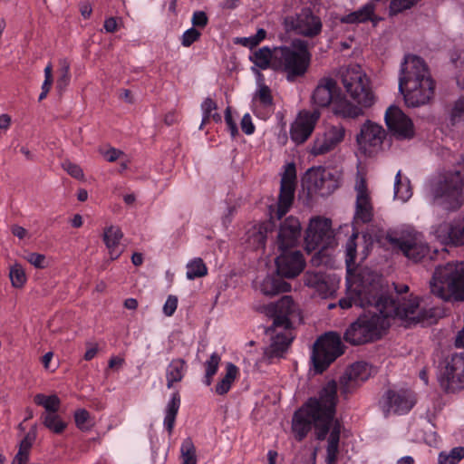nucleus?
<instances>
[{
  "instance_id": "f257e3e1",
  "label": "nucleus",
  "mask_w": 464,
  "mask_h": 464,
  "mask_svg": "<svg viewBox=\"0 0 464 464\" xmlns=\"http://www.w3.org/2000/svg\"><path fill=\"white\" fill-rule=\"evenodd\" d=\"M379 286L370 285L360 290L357 302L367 311L346 329L343 339L352 345H361L382 338L391 325V320L399 318L407 326L432 324L436 310L419 311L417 301L396 304L393 299L379 295Z\"/></svg>"
},
{
  "instance_id": "f03ea898",
  "label": "nucleus",
  "mask_w": 464,
  "mask_h": 464,
  "mask_svg": "<svg viewBox=\"0 0 464 464\" xmlns=\"http://www.w3.org/2000/svg\"><path fill=\"white\" fill-rule=\"evenodd\" d=\"M337 403V383L328 382L318 392L317 397L310 398L295 411L292 418V432L296 440L302 441L312 430L315 429L318 440H327L326 464H335L339 454L341 421L335 419Z\"/></svg>"
},
{
  "instance_id": "7ed1b4c3",
  "label": "nucleus",
  "mask_w": 464,
  "mask_h": 464,
  "mask_svg": "<svg viewBox=\"0 0 464 464\" xmlns=\"http://www.w3.org/2000/svg\"><path fill=\"white\" fill-rule=\"evenodd\" d=\"M435 83L424 60L408 54L401 66L399 91L409 107L428 103L434 95Z\"/></svg>"
},
{
  "instance_id": "20e7f679",
  "label": "nucleus",
  "mask_w": 464,
  "mask_h": 464,
  "mask_svg": "<svg viewBox=\"0 0 464 464\" xmlns=\"http://www.w3.org/2000/svg\"><path fill=\"white\" fill-rule=\"evenodd\" d=\"M308 43L295 39L290 45L275 47L273 70L283 72L288 82L304 77L311 63Z\"/></svg>"
},
{
  "instance_id": "39448f33",
  "label": "nucleus",
  "mask_w": 464,
  "mask_h": 464,
  "mask_svg": "<svg viewBox=\"0 0 464 464\" xmlns=\"http://www.w3.org/2000/svg\"><path fill=\"white\" fill-rule=\"evenodd\" d=\"M430 291L446 302L464 301V262L438 266L430 281Z\"/></svg>"
},
{
  "instance_id": "423d86ee",
  "label": "nucleus",
  "mask_w": 464,
  "mask_h": 464,
  "mask_svg": "<svg viewBox=\"0 0 464 464\" xmlns=\"http://www.w3.org/2000/svg\"><path fill=\"white\" fill-rule=\"evenodd\" d=\"M305 248L308 252L318 249L311 258L314 266H328L331 254L328 252L335 245L332 222L328 218H314L305 232Z\"/></svg>"
},
{
  "instance_id": "0eeeda50",
  "label": "nucleus",
  "mask_w": 464,
  "mask_h": 464,
  "mask_svg": "<svg viewBox=\"0 0 464 464\" xmlns=\"http://www.w3.org/2000/svg\"><path fill=\"white\" fill-rule=\"evenodd\" d=\"M464 179L460 170L446 171L430 183V192L439 205L447 210L459 208L464 201Z\"/></svg>"
},
{
  "instance_id": "6e6552de",
  "label": "nucleus",
  "mask_w": 464,
  "mask_h": 464,
  "mask_svg": "<svg viewBox=\"0 0 464 464\" xmlns=\"http://www.w3.org/2000/svg\"><path fill=\"white\" fill-rule=\"evenodd\" d=\"M337 89L335 80L329 77L322 78L313 92V104L319 108H324L333 103L334 114L343 118L355 119L362 116L363 111L344 96L336 94Z\"/></svg>"
},
{
  "instance_id": "1a4fd4ad",
  "label": "nucleus",
  "mask_w": 464,
  "mask_h": 464,
  "mask_svg": "<svg viewBox=\"0 0 464 464\" xmlns=\"http://www.w3.org/2000/svg\"><path fill=\"white\" fill-rule=\"evenodd\" d=\"M342 83L351 99L362 108L372 107L376 96L366 73L358 64L350 65L340 72Z\"/></svg>"
},
{
  "instance_id": "9d476101",
  "label": "nucleus",
  "mask_w": 464,
  "mask_h": 464,
  "mask_svg": "<svg viewBox=\"0 0 464 464\" xmlns=\"http://www.w3.org/2000/svg\"><path fill=\"white\" fill-rule=\"evenodd\" d=\"M265 311L266 315L273 319L272 325L266 329L267 333L278 328L288 331L296 323L302 322L301 309L290 295H284L278 301L267 304Z\"/></svg>"
},
{
  "instance_id": "9b49d317",
  "label": "nucleus",
  "mask_w": 464,
  "mask_h": 464,
  "mask_svg": "<svg viewBox=\"0 0 464 464\" xmlns=\"http://www.w3.org/2000/svg\"><path fill=\"white\" fill-rule=\"evenodd\" d=\"M343 353L338 334L329 332L322 335L314 344L312 361L316 372L322 373Z\"/></svg>"
},
{
  "instance_id": "f8f14e48",
  "label": "nucleus",
  "mask_w": 464,
  "mask_h": 464,
  "mask_svg": "<svg viewBox=\"0 0 464 464\" xmlns=\"http://www.w3.org/2000/svg\"><path fill=\"white\" fill-rule=\"evenodd\" d=\"M386 239L393 250L414 263L420 262L430 253V246L420 233L401 234L400 237L388 234Z\"/></svg>"
},
{
  "instance_id": "ddd939ff",
  "label": "nucleus",
  "mask_w": 464,
  "mask_h": 464,
  "mask_svg": "<svg viewBox=\"0 0 464 464\" xmlns=\"http://www.w3.org/2000/svg\"><path fill=\"white\" fill-rule=\"evenodd\" d=\"M439 382L447 392H455L464 388V353H454L446 360Z\"/></svg>"
},
{
  "instance_id": "4468645a",
  "label": "nucleus",
  "mask_w": 464,
  "mask_h": 464,
  "mask_svg": "<svg viewBox=\"0 0 464 464\" xmlns=\"http://www.w3.org/2000/svg\"><path fill=\"white\" fill-rule=\"evenodd\" d=\"M385 138L386 130L382 126L368 120L362 125L356 141L359 150L365 156L372 157L382 150Z\"/></svg>"
},
{
  "instance_id": "2eb2a0df",
  "label": "nucleus",
  "mask_w": 464,
  "mask_h": 464,
  "mask_svg": "<svg viewBox=\"0 0 464 464\" xmlns=\"http://www.w3.org/2000/svg\"><path fill=\"white\" fill-rule=\"evenodd\" d=\"M354 191L356 198L353 222L356 224L372 222L374 217V208L366 179L362 176L357 175Z\"/></svg>"
},
{
  "instance_id": "dca6fc26",
  "label": "nucleus",
  "mask_w": 464,
  "mask_h": 464,
  "mask_svg": "<svg viewBox=\"0 0 464 464\" xmlns=\"http://www.w3.org/2000/svg\"><path fill=\"white\" fill-rule=\"evenodd\" d=\"M296 181V169L295 163H287L285 166L281 178L280 193L278 197L276 216L281 219L293 204Z\"/></svg>"
},
{
  "instance_id": "f3484780",
  "label": "nucleus",
  "mask_w": 464,
  "mask_h": 464,
  "mask_svg": "<svg viewBox=\"0 0 464 464\" xmlns=\"http://www.w3.org/2000/svg\"><path fill=\"white\" fill-rule=\"evenodd\" d=\"M287 30L306 37H314L322 31V22L319 16L314 15L309 9H304L296 16L285 19Z\"/></svg>"
},
{
  "instance_id": "a211bd4d",
  "label": "nucleus",
  "mask_w": 464,
  "mask_h": 464,
  "mask_svg": "<svg viewBox=\"0 0 464 464\" xmlns=\"http://www.w3.org/2000/svg\"><path fill=\"white\" fill-rule=\"evenodd\" d=\"M320 116L321 113L317 109L312 111L306 110L299 111L295 120L291 124V140L296 144H302L306 141L312 135Z\"/></svg>"
},
{
  "instance_id": "6ab92c4d",
  "label": "nucleus",
  "mask_w": 464,
  "mask_h": 464,
  "mask_svg": "<svg viewBox=\"0 0 464 464\" xmlns=\"http://www.w3.org/2000/svg\"><path fill=\"white\" fill-rule=\"evenodd\" d=\"M385 122L397 140H410L414 137L413 123L400 108L390 106L385 113Z\"/></svg>"
},
{
  "instance_id": "aec40b11",
  "label": "nucleus",
  "mask_w": 464,
  "mask_h": 464,
  "mask_svg": "<svg viewBox=\"0 0 464 464\" xmlns=\"http://www.w3.org/2000/svg\"><path fill=\"white\" fill-rule=\"evenodd\" d=\"M345 128L342 124L331 125L322 133H318L313 142L311 154L314 156L326 154L334 150L343 140Z\"/></svg>"
},
{
  "instance_id": "412c9836",
  "label": "nucleus",
  "mask_w": 464,
  "mask_h": 464,
  "mask_svg": "<svg viewBox=\"0 0 464 464\" xmlns=\"http://www.w3.org/2000/svg\"><path fill=\"white\" fill-rule=\"evenodd\" d=\"M280 252L281 254L276 258V272L286 278L297 276L305 266L303 254L298 250H280Z\"/></svg>"
},
{
  "instance_id": "4be33fe9",
  "label": "nucleus",
  "mask_w": 464,
  "mask_h": 464,
  "mask_svg": "<svg viewBox=\"0 0 464 464\" xmlns=\"http://www.w3.org/2000/svg\"><path fill=\"white\" fill-rule=\"evenodd\" d=\"M371 374L372 367L367 362H354L340 378L341 393L347 395L352 392L360 382L368 380Z\"/></svg>"
},
{
  "instance_id": "5701e85b",
  "label": "nucleus",
  "mask_w": 464,
  "mask_h": 464,
  "mask_svg": "<svg viewBox=\"0 0 464 464\" xmlns=\"http://www.w3.org/2000/svg\"><path fill=\"white\" fill-rule=\"evenodd\" d=\"M301 223L295 217H288L279 227L276 244L279 250H290L297 246L301 237Z\"/></svg>"
},
{
  "instance_id": "b1692460",
  "label": "nucleus",
  "mask_w": 464,
  "mask_h": 464,
  "mask_svg": "<svg viewBox=\"0 0 464 464\" xmlns=\"http://www.w3.org/2000/svg\"><path fill=\"white\" fill-rule=\"evenodd\" d=\"M304 283L306 286L315 289L323 297L333 295L336 287L335 277L322 271H306Z\"/></svg>"
},
{
  "instance_id": "393cba45",
  "label": "nucleus",
  "mask_w": 464,
  "mask_h": 464,
  "mask_svg": "<svg viewBox=\"0 0 464 464\" xmlns=\"http://www.w3.org/2000/svg\"><path fill=\"white\" fill-rule=\"evenodd\" d=\"M387 411H392L395 413L408 412L415 404L413 392L408 390L399 392L388 391L386 392Z\"/></svg>"
},
{
  "instance_id": "a878e982",
  "label": "nucleus",
  "mask_w": 464,
  "mask_h": 464,
  "mask_svg": "<svg viewBox=\"0 0 464 464\" xmlns=\"http://www.w3.org/2000/svg\"><path fill=\"white\" fill-rule=\"evenodd\" d=\"M266 333L271 335V343L265 352L266 355L268 358L281 357L294 339L292 333L290 330L278 333L276 330L269 333L266 331Z\"/></svg>"
},
{
  "instance_id": "bb28decb",
  "label": "nucleus",
  "mask_w": 464,
  "mask_h": 464,
  "mask_svg": "<svg viewBox=\"0 0 464 464\" xmlns=\"http://www.w3.org/2000/svg\"><path fill=\"white\" fill-rule=\"evenodd\" d=\"M380 20L381 18L375 14V5L371 2L340 18L343 24H361L371 21L373 25H376Z\"/></svg>"
},
{
  "instance_id": "cd10ccee",
  "label": "nucleus",
  "mask_w": 464,
  "mask_h": 464,
  "mask_svg": "<svg viewBox=\"0 0 464 464\" xmlns=\"http://www.w3.org/2000/svg\"><path fill=\"white\" fill-rule=\"evenodd\" d=\"M277 273V275L267 276L260 284V291L265 295H276L280 293H286L291 290V285L285 282Z\"/></svg>"
},
{
  "instance_id": "c85d7f7f",
  "label": "nucleus",
  "mask_w": 464,
  "mask_h": 464,
  "mask_svg": "<svg viewBox=\"0 0 464 464\" xmlns=\"http://www.w3.org/2000/svg\"><path fill=\"white\" fill-rule=\"evenodd\" d=\"M122 237L123 234L118 227L110 226L104 228L103 241L111 260L117 259L122 253V250L120 249V242Z\"/></svg>"
},
{
  "instance_id": "c756f323",
  "label": "nucleus",
  "mask_w": 464,
  "mask_h": 464,
  "mask_svg": "<svg viewBox=\"0 0 464 464\" xmlns=\"http://www.w3.org/2000/svg\"><path fill=\"white\" fill-rule=\"evenodd\" d=\"M372 285H377L379 286V295L384 296L383 294L382 293L381 279L379 277L369 278L363 276L361 280V283L357 285L356 287L354 288L353 295L350 297L342 298L339 301V305L343 309H348L352 307L353 304L360 306L359 302H357V299L359 298L360 290H362L364 287H369L370 285L372 286Z\"/></svg>"
},
{
  "instance_id": "7c9ffc66",
  "label": "nucleus",
  "mask_w": 464,
  "mask_h": 464,
  "mask_svg": "<svg viewBox=\"0 0 464 464\" xmlns=\"http://www.w3.org/2000/svg\"><path fill=\"white\" fill-rule=\"evenodd\" d=\"M187 370V362L184 359H173L166 369L167 387L172 388L175 382L182 381Z\"/></svg>"
},
{
  "instance_id": "2f4dec72",
  "label": "nucleus",
  "mask_w": 464,
  "mask_h": 464,
  "mask_svg": "<svg viewBox=\"0 0 464 464\" xmlns=\"http://www.w3.org/2000/svg\"><path fill=\"white\" fill-rule=\"evenodd\" d=\"M381 287H382V293L383 294V295L385 296V298H390V299H393L394 302L396 304H401V303H404V302H411V301H417V309L419 311H424V310H436L438 313H437V317L435 318L434 322L432 324H435L437 322V320L441 316V310L440 308H436V307H420V298L418 296H412L411 295V298L409 299H406L405 297H401L400 296V295H401L402 293H407L409 291V286L406 285H401L400 286H396L395 289H396V295L395 296L393 295H389L385 293L382 285H381Z\"/></svg>"
},
{
  "instance_id": "473e14b6",
  "label": "nucleus",
  "mask_w": 464,
  "mask_h": 464,
  "mask_svg": "<svg viewBox=\"0 0 464 464\" xmlns=\"http://www.w3.org/2000/svg\"><path fill=\"white\" fill-rule=\"evenodd\" d=\"M36 438L35 427L34 426L31 430L24 436L19 444V450L14 456L13 462L17 464H25L28 460L29 452L32 445Z\"/></svg>"
},
{
  "instance_id": "72a5a7b5",
  "label": "nucleus",
  "mask_w": 464,
  "mask_h": 464,
  "mask_svg": "<svg viewBox=\"0 0 464 464\" xmlns=\"http://www.w3.org/2000/svg\"><path fill=\"white\" fill-rule=\"evenodd\" d=\"M40 420L43 425L55 434H61L67 427V423L62 420L58 412H43Z\"/></svg>"
},
{
  "instance_id": "f704fd0d",
  "label": "nucleus",
  "mask_w": 464,
  "mask_h": 464,
  "mask_svg": "<svg viewBox=\"0 0 464 464\" xmlns=\"http://www.w3.org/2000/svg\"><path fill=\"white\" fill-rule=\"evenodd\" d=\"M251 61L260 69H273L275 59V48L271 50L269 47H262L253 53L250 57Z\"/></svg>"
},
{
  "instance_id": "c9c22d12",
  "label": "nucleus",
  "mask_w": 464,
  "mask_h": 464,
  "mask_svg": "<svg viewBox=\"0 0 464 464\" xmlns=\"http://www.w3.org/2000/svg\"><path fill=\"white\" fill-rule=\"evenodd\" d=\"M180 406V397L178 392H174L172 394V397L170 401L168 402L167 408H166V416L164 419V425L169 431V434H171L175 420L179 411Z\"/></svg>"
},
{
  "instance_id": "e433bc0d",
  "label": "nucleus",
  "mask_w": 464,
  "mask_h": 464,
  "mask_svg": "<svg viewBox=\"0 0 464 464\" xmlns=\"http://www.w3.org/2000/svg\"><path fill=\"white\" fill-rule=\"evenodd\" d=\"M237 373V367L234 363L228 362L226 366L225 376L216 385V392L219 395L227 393L231 388L232 383L236 380Z\"/></svg>"
},
{
  "instance_id": "4c0bfd02",
  "label": "nucleus",
  "mask_w": 464,
  "mask_h": 464,
  "mask_svg": "<svg viewBox=\"0 0 464 464\" xmlns=\"http://www.w3.org/2000/svg\"><path fill=\"white\" fill-rule=\"evenodd\" d=\"M34 401L35 404L44 408V412H58L61 401L56 394L45 395L44 393H37Z\"/></svg>"
},
{
  "instance_id": "58836bf2",
  "label": "nucleus",
  "mask_w": 464,
  "mask_h": 464,
  "mask_svg": "<svg viewBox=\"0 0 464 464\" xmlns=\"http://www.w3.org/2000/svg\"><path fill=\"white\" fill-rule=\"evenodd\" d=\"M181 464H197L196 447L190 438H186L180 447Z\"/></svg>"
},
{
  "instance_id": "ea45409f",
  "label": "nucleus",
  "mask_w": 464,
  "mask_h": 464,
  "mask_svg": "<svg viewBox=\"0 0 464 464\" xmlns=\"http://www.w3.org/2000/svg\"><path fill=\"white\" fill-rule=\"evenodd\" d=\"M208 269L201 258H195L187 265V277L193 280L206 276Z\"/></svg>"
},
{
  "instance_id": "a19ab883",
  "label": "nucleus",
  "mask_w": 464,
  "mask_h": 464,
  "mask_svg": "<svg viewBox=\"0 0 464 464\" xmlns=\"http://www.w3.org/2000/svg\"><path fill=\"white\" fill-rule=\"evenodd\" d=\"M464 458V447L453 448L450 452L439 454V464H457Z\"/></svg>"
},
{
  "instance_id": "79ce46f5",
  "label": "nucleus",
  "mask_w": 464,
  "mask_h": 464,
  "mask_svg": "<svg viewBox=\"0 0 464 464\" xmlns=\"http://www.w3.org/2000/svg\"><path fill=\"white\" fill-rule=\"evenodd\" d=\"M9 278L14 287L21 288L24 286L26 282V275L20 264L15 263L11 266L9 270Z\"/></svg>"
},
{
  "instance_id": "37998d69",
  "label": "nucleus",
  "mask_w": 464,
  "mask_h": 464,
  "mask_svg": "<svg viewBox=\"0 0 464 464\" xmlns=\"http://www.w3.org/2000/svg\"><path fill=\"white\" fill-rule=\"evenodd\" d=\"M220 361V356L217 353H213L210 355L209 359L205 362L206 374L204 382L207 386H209L211 384L212 378L218 372Z\"/></svg>"
},
{
  "instance_id": "c03bdc74",
  "label": "nucleus",
  "mask_w": 464,
  "mask_h": 464,
  "mask_svg": "<svg viewBox=\"0 0 464 464\" xmlns=\"http://www.w3.org/2000/svg\"><path fill=\"white\" fill-rule=\"evenodd\" d=\"M452 223L443 222L438 225L434 230L433 234L436 238L444 245L451 244L452 237Z\"/></svg>"
},
{
  "instance_id": "a18cd8bd",
  "label": "nucleus",
  "mask_w": 464,
  "mask_h": 464,
  "mask_svg": "<svg viewBox=\"0 0 464 464\" xmlns=\"http://www.w3.org/2000/svg\"><path fill=\"white\" fill-rule=\"evenodd\" d=\"M60 76L56 81V88L63 91L70 82V63L66 59L60 60Z\"/></svg>"
},
{
  "instance_id": "49530a36",
  "label": "nucleus",
  "mask_w": 464,
  "mask_h": 464,
  "mask_svg": "<svg viewBox=\"0 0 464 464\" xmlns=\"http://www.w3.org/2000/svg\"><path fill=\"white\" fill-rule=\"evenodd\" d=\"M74 421L77 428L82 430H88L92 426L90 413L85 409L75 411Z\"/></svg>"
},
{
  "instance_id": "de8ad7c7",
  "label": "nucleus",
  "mask_w": 464,
  "mask_h": 464,
  "mask_svg": "<svg viewBox=\"0 0 464 464\" xmlns=\"http://www.w3.org/2000/svg\"><path fill=\"white\" fill-rule=\"evenodd\" d=\"M255 99L257 100L264 107L273 105V96L271 90L267 85L264 83H260L258 85V90L255 93Z\"/></svg>"
},
{
  "instance_id": "09e8293b",
  "label": "nucleus",
  "mask_w": 464,
  "mask_h": 464,
  "mask_svg": "<svg viewBox=\"0 0 464 464\" xmlns=\"http://www.w3.org/2000/svg\"><path fill=\"white\" fill-rule=\"evenodd\" d=\"M420 0H392L390 4V14L395 15L405 10L411 9Z\"/></svg>"
},
{
  "instance_id": "8fccbe9b",
  "label": "nucleus",
  "mask_w": 464,
  "mask_h": 464,
  "mask_svg": "<svg viewBox=\"0 0 464 464\" xmlns=\"http://www.w3.org/2000/svg\"><path fill=\"white\" fill-rule=\"evenodd\" d=\"M270 223L262 224L259 226L258 230L252 235L253 242L256 244V247L264 248L266 241V233L271 229Z\"/></svg>"
},
{
  "instance_id": "3c124183",
  "label": "nucleus",
  "mask_w": 464,
  "mask_h": 464,
  "mask_svg": "<svg viewBox=\"0 0 464 464\" xmlns=\"http://www.w3.org/2000/svg\"><path fill=\"white\" fill-rule=\"evenodd\" d=\"M357 238V234H353L349 239L347 240L346 246H345V263L348 267H350L352 265L354 264L355 257H356V242L355 239Z\"/></svg>"
},
{
  "instance_id": "603ef678",
  "label": "nucleus",
  "mask_w": 464,
  "mask_h": 464,
  "mask_svg": "<svg viewBox=\"0 0 464 464\" xmlns=\"http://www.w3.org/2000/svg\"><path fill=\"white\" fill-rule=\"evenodd\" d=\"M218 106L216 102H214L211 98H206L201 104V109L203 111V118L199 129L202 130L203 126L207 124L211 119L212 111L217 110Z\"/></svg>"
},
{
  "instance_id": "864d4df0",
  "label": "nucleus",
  "mask_w": 464,
  "mask_h": 464,
  "mask_svg": "<svg viewBox=\"0 0 464 464\" xmlns=\"http://www.w3.org/2000/svg\"><path fill=\"white\" fill-rule=\"evenodd\" d=\"M452 237L451 245L463 246L464 245V221L452 223Z\"/></svg>"
},
{
  "instance_id": "5fc2aeb1",
  "label": "nucleus",
  "mask_w": 464,
  "mask_h": 464,
  "mask_svg": "<svg viewBox=\"0 0 464 464\" xmlns=\"http://www.w3.org/2000/svg\"><path fill=\"white\" fill-rule=\"evenodd\" d=\"M395 197L402 201L407 200L411 197V191L406 185H402L401 181V171H399L395 178L394 183Z\"/></svg>"
},
{
  "instance_id": "6e6d98bb",
  "label": "nucleus",
  "mask_w": 464,
  "mask_h": 464,
  "mask_svg": "<svg viewBox=\"0 0 464 464\" xmlns=\"http://www.w3.org/2000/svg\"><path fill=\"white\" fill-rule=\"evenodd\" d=\"M464 119V101L459 100L455 102L450 112V123L456 125Z\"/></svg>"
},
{
  "instance_id": "4d7b16f0",
  "label": "nucleus",
  "mask_w": 464,
  "mask_h": 464,
  "mask_svg": "<svg viewBox=\"0 0 464 464\" xmlns=\"http://www.w3.org/2000/svg\"><path fill=\"white\" fill-rule=\"evenodd\" d=\"M25 259L36 268L42 269L47 266L46 257L43 254L34 253V252L28 253L25 256Z\"/></svg>"
},
{
  "instance_id": "13d9d810",
  "label": "nucleus",
  "mask_w": 464,
  "mask_h": 464,
  "mask_svg": "<svg viewBox=\"0 0 464 464\" xmlns=\"http://www.w3.org/2000/svg\"><path fill=\"white\" fill-rule=\"evenodd\" d=\"M200 37V33L194 27L184 32L181 44L183 46L188 47Z\"/></svg>"
},
{
  "instance_id": "bf43d9fd",
  "label": "nucleus",
  "mask_w": 464,
  "mask_h": 464,
  "mask_svg": "<svg viewBox=\"0 0 464 464\" xmlns=\"http://www.w3.org/2000/svg\"><path fill=\"white\" fill-rule=\"evenodd\" d=\"M63 168L72 178L77 179H83V176H84L83 171L80 168V166H78L71 161H65L63 163Z\"/></svg>"
},
{
  "instance_id": "052dcab7",
  "label": "nucleus",
  "mask_w": 464,
  "mask_h": 464,
  "mask_svg": "<svg viewBox=\"0 0 464 464\" xmlns=\"http://www.w3.org/2000/svg\"><path fill=\"white\" fill-rule=\"evenodd\" d=\"M208 22V18L207 14L204 11H196L194 12L191 19V23L193 27L204 28Z\"/></svg>"
},
{
  "instance_id": "680f3d73",
  "label": "nucleus",
  "mask_w": 464,
  "mask_h": 464,
  "mask_svg": "<svg viewBox=\"0 0 464 464\" xmlns=\"http://www.w3.org/2000/svg\"><path fill=\"white\" fill-rule=\"evenodd\" d=\"M225 121L227 125L228 130L232 138H235L238 134V129L236 121L232 118L231 108L227 107L225 111Z\"/></svg>"
},
{
  "instance_id": "e2e57ef3",
  "label": "nucleus",
  "mask_w": 464,
  "mask_h": 464,
  "mask_svg": "<svg viewBox=\"0 0 464 464\" xmlns=\"http://www.w3.org/2000/svg\"><path fill=\"white\" fill-rule=\"evenodd\" d=\"M177 306H178L177 296L170 295L167 298V301L163 306V313L167 316H171L175 313Z\"/></svg>"
},
{
  "instance_id": "0e129e2a",
  "label": "nucleus",
  "mask_w": 464,
  "mask_h": 464,
  "mask_svg": "<svg viewBox=\"0 0 464 464\" xmlns=\"http://www.w3.org/2000/svg\"><path fill=\"white\" fill-rule=\"evenodd\" d=\"M242 131L246 135H250L255 131V125L249 113H246L240 122Z\"/></svg>"
},
{
  "instance_id": "69168bd1",
  "label": "nucleus",
  "mask_w": 464,
  "mask_h": 464,
  "mask_svg": "<svg viewBox=\"0 0 464 464\" xmlns=\"http://www.w3.org/2000/svg\"><path fill=\"white\" fill-rule=\"evenodd\" d=\"M122 154L123 152L121 150L111 148L105 151L103 155L109 162H113L117 160Z\"/></svg>"
},
{
  "instance_id": "338daca9",
  "label": "nucleus",
  "mask_w": 464,
  "mask_h": 464,
  "mask_svg": "<svg viewBox=\"0 0 464 464\" xmlns=\"http://www.w3.org/2000/svg\"><path fill=\"white\" fill-rule=\"evenodd\" d=\"M86 345L88 346V349L86 350L83 358L86 361H91L96 356L98 353V345L96 343L92 344L91 343H87Z\"/></svg>"
},
{
  "instance_id": "774afa93",
  "label": "nucleus",
  "mask_w": 464,
  "mask_h": 464,
  "mask_svg": "<svg viewBox=\"0 0 464 464\" xmlns=\"http://www.w3.org/2000/svg\"><path fill=\"white\" fill-rule=\"evenodd\" d=\"M117 21L114 17H109L104 21L103 27L107 33H113L117 30Z\"/></svg>"
}]
</instances>
